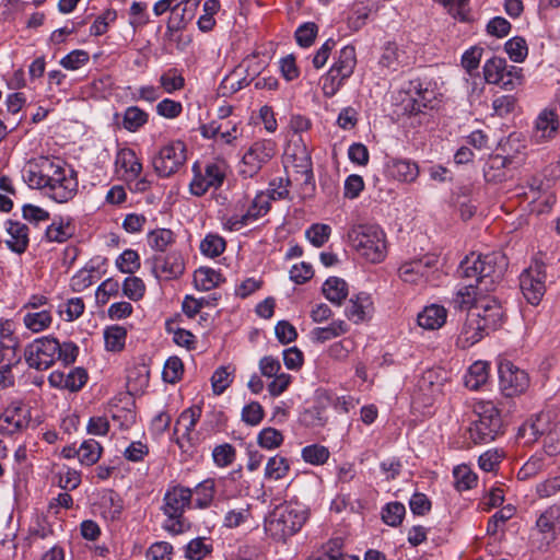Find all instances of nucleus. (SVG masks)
Here are the masks:
<instances>
[{"instance_id":"obj_1","label":"nucleus","mask_w":560,"mask_h":560,"mask_svg":"<svg viewBox=\"0 0 560 560\" xmlns=\"http://www.w3.org/2000/svg\"><path fill=\"white\" fill-rule=\"evenodd\" d=\"M487 255L466 256L460 262L457 273L465 279H474L457 290L453 299L454 308L469 311V318L464 327L463 336L468 346H472L488 336V311L490 310V267Z\"/></svg>"},{"instance_id":"obj_2","label":"nucleus","mask_w":560,"mask_h":560,"mask_svg":"<svg viewBox=\"0 0 560 560\" xmlns=\"http://www.w3.org/2000/svg\"><path fill=\"white\" fill-rule=\"evenodd\" d=\"M28 187L40 189L56 202L71 200L78 192L77 173L60 159L38 156L28 161L23 170Z\"/></svg>"},{"instance_id":"obj_3","label":"nucleus","mask_w":560,"mask_h":560,"mask_svg":"<svg viewBox=\"0 0 560 560\" xmlns=\"http://www.w3.org/2000/svg\"><path fill=\"white\" fill-rule=\"evenodd\" d=\"M499 388L504 401H498L492 406V440L497 434L503 433V429L510 422V416L515 409L514 397L526 390L529 378L524 370H521L509 360L498 359Z\"/></svg>"},{"instance_id":"obj_4","label":"nucleus","mask_w":560,"mask_h":560,"mask_svg":"<svg viewBox=\"0 0 560 560\" xmlns=\"http://www.w3.org/2000/svg\"><path fill=\"white\" fill-rule=\"evenodd\" d=\"M348 241L352 248L369 262L380 264L387 256L386 234L377 224L353 225L348 232Z\"/></svg>"},{"instance_id":"obj_5","label":"nucleus","mask_w":560,"mask_h":560,"mask_svg":"<svg viewBox=\"0 0 560 560\" xmlns=\"http://www.w3.org/2000/svg\"><path fill=\"white\" fill-rule=\"evenodd\" d=\"M192 503V491L183 486H174L166 490L163 498L162 511L167 516L164 529L178 535L189 528L184 512Z\"/></svg>"},{"instance_id":"obj_6","label":"nucleus","mask_w":560,"mask_h":560,"mask_svg":"<svg viewBox=\"0 0 560 560\" xmlns=\"http://www.w3.org/2000/svg\"><path fill=\"white\" fill-rule=\"evenodd\" d=\"M560 537V505L552 504L542 511L530 529L529 541L539 552H548Z\"/></svg>"},{"instance_id":"obj_7","label":"nucleus","mask_w":560,"mask_h":560,"mask_svg":"<svg viewBox=\"0 0 560 560\" xmlns=\"http://www.w3.org/2000/svg\"><path fill=\"white\" fill-rule=\"evenodd\" d=\"M306 521L305 513L292 504L277 506L266 518V532L277 540H285L301 529Z\"/></svg>"},{"instance_id":"obj_8","label":"nucleus","mask_w":560,"mask_h":560,"mask_svg":"<svg viewBox=\"0 0 560 560\" xmlns=\"http://www.w3.org/2000/svg\"><path fill=\"white\" fill-rule=\"evenodd\" d=\"M228 165L224 161L209 162L203 170L195 163L192 166L194 178L189 188L194 196L201 197L209 189H218L223 185L226 177Z\"/></svg>"},{"instance_id":"obj_9","label":"nucleus","mask_w":560,"mask_h":560,"mask_svg":"<svg viewBox=\"0 0 560 560\" xmlns=\"http://www.w3.org/2000/svg\"><path fill=\"white\" fill-rule=\"evenodd\" d=\"M57 350H60V342L51 336H46L27 345L24 358L30 368L47 370L57 361Z\"/></svg>"},{"instance_id":"obj_10","label":"nucleus","mask_w":560,"mask_h":560,"mask_svg":"<svg viewBox=\"0 0 560 560\" xmlns=\"http://www.w3.org/2000/svg\"><path fill=\"white\" fill-rule=\"evenodd\" d=\"M187 160L186 145L173 141L162 147L153 158V168L160 177H170L184 167Z\"/></svg>"},{"instance_id":"obj_11","label":"nucleus","mask_w":560,"mask_h":560,"mask_svg":"<svg viewBox=\"0 0 560 560\" xmlns=\"http://www.w3.org/2000/svg\"><path fill=\"white\" fill-rule=\"evenodd\" d=\"M277 153V143L271 139L255 141L245 152L242 159L240 173L244 177L252 178Z\"/></svg>"},{"instance_id":"obj_12","label":"nucleus","mask_w":560,"mask_h":560,"mask_svg":"<svg viewBox=\"0 0 560 560\" xmlns=\"http://www.w3.org/2000/svg\"><path fill=\"white\" fill-rule=\"evenodd\" d=\"M546 270L540 261H534L520 276V287L526 301L538 305L546 292Z\"/></svg>"},{"instance_id":"obj_13","label":"nucleus","mask_w":560,"mask_h":560,"mask_svg":"<svg viewBox=\"0 0 560 560\" xmlns=\"http://www.w3.org/2000/svg\"><path fill=\"white\" fill-rule=\"evenodd\" d=\"M291 168L294 173L293 179L301 186L302 195L312 196L315 191V179L312 159L306 148L292 154Z\"/></svg>"},{"instance_id":"obj_14","label":"nucleus","mask_w":560,"mask_h":560,"mask_svg":"<svg viewBox=\"0 0 560 560\" xmlns=\"http://www.w3.org/2000/svg\"><path fill=\"white\" fill-rule=\"evenodd\" d=\"M30 420L28 408L21 402H12L0 417V431L13 435L26 429Z\"/></svg>"},{"instance_id":"obj_15","label":"nucleus","mask_w":560,"mask_h":560,"mask_svg":"<svg viewBox=\"0 0 560 560\" xmlns=\"http://www.w3.org/2000/svg\"><path fill=\"white\" fill-rule=\"evenodd\" d=\"M522 82V69L508 65L503 58L492 57V85L504 90H513Z\"/></svg>"},{"instance_id":"obj_16","label":"nucleus","mask_w":560,"mask_h":560,"mask_svg":"<svg viewBox=\"0 0 560 560\" xmlns=\"http://www.w3.org/2000/svg\"><path fill=\"white\" fill-rule=\"evenodd\" d=\"M184 261L178 253L156 255L152 259V271L158 278L174 279L184 272Z\"/></svg>"},{"instance_id":"obj_17","label":"nucleus","mask_w":560,"mask_h":560,"mask_svg":"<svg viewBox=\"0 0 560 560\" xmlns=\"http://www.w3.org/2000/svg\"><path fill=\"white\" fill-rule=\"evenodd\" d=\"M474 413L476 420L472 421L469 428L470 439L475 444L486 442L490 433V407L489 402L485 400H477L474 404Z\"/></svg>"},{"instance_id":"obj_18","label":"nucleus","mask_w":560,"mask_h":560,"mask_svg":"<svg viewBox=\"0 0 560 560\" xmlns=\"http://www.w3.org/2000/svg\"><path fill=\"white\" fill-rule=\"evenodd\" d=\"M434 259L422 257L401 264L398 269L399 278L406 283L417 284L427 279L429 270L433 267Z\"/></svg>"},{"instance_id":"obj_19","label":"nucleus","mask_w":560,"mask_h":560,"mask_svg":"<svg viewBox=\"0 0 560 560\" xmlns=\"http://www.w3.org/2000/svg\"><path fill=\"white\" fill-rule=\"evenodd\" d=\"M5 231L10 235V238L5 241L8 248L15 254H24L30 244L28 226L20 221L7 220Z\"/></svg>"},{"instance_id":"obj_20","label":"nucleus","mask_w":560,"mask_h":560,"mask_svg":"<svg viewBox=\"0 0 560 560\" xmlns=\"http://www.w3.org/2000/svg\"><path fill=\"white\" fill-rule=\"evenodd\" d=\"M385 172L396 180L412 183L419 176V166L409 160L389 158L385 163Z\"/></svg>"},{"instance_id":"obj_21","label":"nucleus","mask_w":560,"mask_h":560,"mask_svg":"<svg viewBox=\"0 0 560 560\" xmlns=\"http://www.w3.org/2000/svg\"><path fill=\"white\" fill-rule=\"evenodd\" d=\"M548 432H550L549 416L539 413L532 417L518 429V438L524 439L525 443H534Z\"/></svg>"},{"instance_id":"obj_22","label":"nucleus","mask_w":560,"mask_h":560,"mask_svg":"<svg viewBox=\"0 0 560 560\" xmlns=\"http://www.w3.org/2000/svg\"><path fill=\"white\" fill-rule=\"evenodd\" d=\"M521 144L515 133H511L506 139L499 141L495 153L492 154V168L505 167L518 153Z\"/></svg>"},{"instance_id":"obj_23","label":"nucleus","mask_w":560,"mask_h":560,"mask_svg":"<svg viewBox=\"0 0 560 560\" xmlns=\"http://www.w3.org/2000/svg\"><path fill=\"white\" fill-rule=\"evenodd\" d=\"M558 115L555 110L544 109L535 122L534 137L537 142H544L555 137L558 130Z\"/></svg>"},{"instance_id":"obj_24","label":"nucleus","mask_w":560,"mask_h":560,"mask_svg":"<svg viewBox=\"0 0 560 560\" xmlns=\"http://www.w3.org/2000/svg\"><path fill=\"white\" fill-rule=\"evenodd\" d=\"M115 164L117 168L124 171V177L127 180L136 179L142 171V165L135 151L131 149L119 150L116 155Z\"/></svg>"},{"instance_id":"obj_25","label":"nucleus","mask_w":560,"mask_h":560,"mask_svg":"<svg viewBox=\"0 0 560 560\" xmlns=\"http://www.w3.org/2000/svg\"><path fill=\"white\" fill-rule=\"evenodd\" d=\"M447 312L442 305L432 304L425 306L418 315L420 327L429 330L439 329L446 322Z\"/></svg>"},{"instance_id":"obj_26","label":"nucleus","mask_w":560,"mask_h":560,"mask_svg":"<svg viewBox=\"0 0 560 560\" xmlns=\"http://www.w3.org/2000/svg\"><path fill=\"white\" fill-rule=\"evenodd\" d=\"M372 308V301L368 293L361 292L350 299L346 308V316L355 324L363 322Z\"/></svg>"},{"instance_id":"obj_27","label":"nucleus","mask_w":560,"mask_h":560,"mask_svg":"<svg viewBox=\"0 0 560 560\" xmlns=\"http://www.w3.org/2000/svg\"><path fill=\"white\" fill-rule=\"evenodd\" d=\"M488 362L476 361L469 366L465 375V385L467 388L471 390H478L482 386L488 385Z\"/></svg>"},{"instance_id":"obj_28","label":"nucleus","mask_w":560,"mask_h":560,"mask_svg":"<svg viewBox=\"0 0 560 560\" xmlns=\"http://www.w3.org/2000/svg\"><path fill=\"white\" fill-rule=\"evenodd\" d=\"M349 331V325L345 320H334L326 327H316L311 331L313 341L324 343L340 337Z\"/></svg>"},{"instance_id":"obj_29","label":"nucleus","mask_w":560,"mask_h":560,"mask_svg":"<svg viewBox=\"0 0 560 560\" xmlns=\"http://www.w3.org/2000/svg\"><path fill=\"white\" fill-rule=\"evenodd\" d=\"M194 282L198 290L210 291L224 282L223 276L209 267H200L195 271Z\"/></svg>"},{"instance_id":"obj_30","label":"nucleus","mask_w":560,"mask_h":560,"mask_svg":"<svg viewBox=\"0 0 560 560\" xmlns=\"http://www.w3.org/2000/svg\"><path fill=\"white\" fill-rule=\"evenodd\" d=\"M323 293L331 303L341 305L349 293L348 284L343 279L330 277L323 284Z\"/></svg>"},{"instance_id":"obj_31","label":"nucleus","mask_w":560,"mask_h":560,"mask_svg":"<svg viewBox=\"0 0 560 560\" xmlns=\"http://www.w3.org/2000/svg\"><path fill=\"white\" fill-rule=\"evenodd\" d=\"M357 65L355 49L353 46H345L337 61L332 65V72H338L341 78H350Z\"/></svg>"},{"instance_id":"obj_32","label":"nucleus","mask_w":560,"mask_h":560,"mask_svg":"<svg viewBox=\"0 0 560 560\" xmlns=\"http://www.w3.org/2000/svg\"><path fill=\"white\" fill-rule=\"evenodd\" d=\"M247 71L248 67H245V63H241L224 78L222 81V88L230 90L232 93H235L247 86L254 80V75L256 73V71H254L249 78L248 75H243Z\"/></svg>"},{"instance_id":"obj_33","label":"nucleus","mask_w":560,"mask_h":560,"mask_svg":"<svg viewBox=\"0 0 560 560\" xmlns=\"http://www.w3.org/2000/svg\"><path fill=\"white\" fill-rule=\"evenodd\" d=\"M23 323L33 332H40L47 329L52 323L51 310L27 312L23 316Z\"/></svg>"},{"instance_id":"obj_34","label":"nucleus","mask_w":560,"mask_h":560,"mask_svg":"<svg viewBox=\"0 0 560 560\" xmlns=\"http://www.w3.org/2000/svg\"><path fill=\"white\" fill-rule=\"evenodd\" d=\"M192 491L195 508L207 509L211 505L215 494V482L209 478L198 483Z\"/></svg>"},{"instance_id":"obj_35","label":"nucleus","mask_w":560,"mask_h":560,"mask_svg":"<svg viewBox=\"0 0 560 560\" xmlns=\"http://www.w3.org/2000/svg\"><path fill=\"white\" fill-rule=\"evenodd\" d=\"M201 413L202 409L199 405L191 406L182 411L176 421V427L180 425L184 428L183 438H186L188 441H190V434L195 430Z\"/></svg>"},{"instance_id":"obj_36","label":"nucleus","mask_w":560,"mask_h":560,"mask_svg":"<svg viewBox=\"0 0 560 560\" xmlns=\"http://www.w3.org/2000/svg\"><path fill=\"white\" fill-rule=\"evenodd\" d=\"M290 471L289 460L280 455L270 457L266 464L265 478L270 480L283 479Z\"/></svg>"},{"instance_id":"obj_37","label":"nucleus","mask_w":560,"mask_h":560,"mask_svg":"<svg viewBox=\"0 0 560 560\" xmlns=\"http://www.w3.org/2000/svg\"><path fill=\"white\" fill-rule=\"evenodd\" d=\"M149 115L137 106L128 107L122 116V127L130 131L136 132L144 124H147Z\"/></svg>"},{"instance_id":"obj_38","label":"nucleus","mask_w":560,"mask_h":560,"mask_svg":"<svg viewBox=\"0 0 560 560\" xmlns=\"http://www.w3.org/2000/svg\"><path fill=\"white\" fill-rule=\"evenodd\" d=\"M74 234V225L70 222H63L60 220L59 222H52L46 229V238L49 242L63 243L72 237Z\"/></svg>"},{"instance_id":"obj_39","label":"nucleus","mask_w":560,"mask_h":560,"mask_svg":"<svg viewBox=\"0 0 560 560\" xmlns=\"http://www.w3.org/2000/svg\"><path fill=\"white\" fill-rule=\"evenodd\" d=\"M78 453L82 465L92 466L100 459L102 446L97 441L90 439L80 445Z\"/></svg>"},{"instance_id":"obj_40","label":"nucleus","mask_w":560,"mask_h":560,"mask_svg":"<svg viewBox=\"0 0 560 560\" xmlns=\"http://www.w3.org/2000/svg\"><path fill=\"white\" fill-rule=\"evenodd\" d=\"M226 247L225 240L218 235L209 233L200 243V252L208 257L214 258L220 256Z\"/></svg>"},{"instance_id":"obj_41","label":"nucleus","mask_w":560,"mask_h":560,"mask_svg":"<svg viewBox=\"0 0 560 560\" xmlns=\"http://www.w3.org/2000/svg\"><path fill=\"white\" fill-rule=\"evenodd\" d=\"M96 268L94 266H85L79 270L70 281V287L74 292H82L91 287L95 280Z\"/></svg>"},{"instance_id":"obj_42","label":"nucleus","mask_w":560,"mask_h":560,"mask_svg":"<svg viewBox=\"0 0 560 560\" xmlns=\"http://www.w3.org/2000/svg\"><path fill=\"white\" fill-rule=\"evenodd\" d=\"M213 550L211 544H206L203 537L191 539L185 548V558L189 560H202Z\"/></svg>"},{"instance_id":"obj_43","label":"nucleus","mask_w":560,"mask_h":560,"mask_svg":"<svg viewBox=\"0 0 560 560\" xmlns=\"http://www.w3.org/2000/svg\"><path fill=\"white\" fill-rule=\"evenodd\" d=\"M453 476L455 488L458 491L471 489L477 483V476L466 465H459L454 468Z\"/></svg>"},{"instance_id":"obj_44","label":"nucleus","mask_w":560,"mask_h":560,"mask_svg":"<svg viewBox=\"0 0 560 560\" xmlns=\"http://www.w3.org/2000/svg\"><path fill=\"white\" fill-rule=\"evenodd\" d=\"M174 241V233L168 229H156L148 234L149 245L159 252H165Z\"/></svg>"},{"instance_id":"obj_45","label":"nucleus","mask_w":560,"mask_h":560,"mask_svg":"<svg viewBox=\"0 0 560 560\" xmlns=\"http://www.w3.org/2000/svg\"><path fill=\"white\" fill-rule=\"evenodd\" d=\"M402 56L404 51L399 50L395 43H387L381 56L380 63L395 71L404 63L401 59Z\"/></svg>"},{"instance_id":"obj_46","label":"nucleus","mask_w":560,"mask_h":560,"mask_svg":"<svg viewBox=\"0 0 560 560\" xmlns=\"http://www.w3.org/2000/svg\"><path fill=\"white\" fill-rule=\"evenodd\" d=\"M127 331L120 326L108 327L104 332L105 346L109 351H120L125 347Z\"/></svg>"},{"instance_id":"obj_47","label":"nucleus","mask_w":560,"mask_h":560,"mask_svg":"<svg viewBox=\"0 0 560 560\" xmlns=\"http://www.w3.org/2000/svg\"><path fill=\"white\" fill-rule=\"evenodd\" d=\"M329 451L326 446L319 444L307 445L302 448V458L312 465H323L329 458Z\"/></svg>"},{"instance_id":"obj_48","label":"nucleus","mask_w":560,"mask_h":560,"mask_svg":"<svg viewBox=\"0 0 560 560\" xmlns=\"http://www.w3.org/2000/svg\"><path fill=\"white\" fill-rule=\"evenodd\" d=\"M504 49L510 59L514 62L524 61L528 54L526 42L523 37L520 36H515L509 39L504 45Z\"/></svg>"},{"instance_id":"obj_49","label":"nucleus","mask_w":560,"mask_h":560,"mask_svg":"<svg viewBox=\"0 0 560 560\" xmlns=\"http://www.w3.org/2000/svg\"><path fill=\"white\" fill-rule=\"evenodd\" d=\"M229 366L218 368L211 377L212 389L215 395H221L231 385L233 381V371L229 370Z\"/></svg>"},{"instance_id":"obj_50","label":"nucleus","mask_w":560,"mask_h":560,"mask_svg":"<svg viewBox=\"0 0 560 560\" xmlns=\"http://www.w3.org/2000/svg\"><path fill=\"white\" fill-rule=\"evenodd\" d=\"M18 341L9 338L8 342H0V363L9 366H16L21 362V355L18 352Z\"/></svg>"},{"instance_id":"obj_51","label":"nucleus","mask_w":560,"mask_h":560,"mask_svg":"<svg viewBox=\"0 0 560 560\" xmlns=\"http://www.w3.org/2000/svg\"><path fill=\"white\" fill-rule=\"evenodd\" d=\"M116 266L124 273H133L140 268V257L136 250L126 249L116 259Z\"/></svg>"},{"instance_id":"obj_52","label":"nucleus","mask_w":560,"mask_h":560,"mask_svg":"<svg viewBox=\"0 0 560 560\" xmlns=\"http://www.w3.org/2000/svg\"><path fill=\"white\" fill-rule=\"evenodd\" d=\"M406 509L400 502H390L385 505L382 511V520L389 526H398L401 524Z\"/></svg>"},{"instance_id":"obj_53","label":"nucleus","mask_w":560,"mask_h":560,"mask_svg":"<svg viewBox=\"0 0 560 560\" xmlns=\"http://www.w3.org/2000/svg\"><path fill=\"white\" fill-rule=\"evenodd\" d=\"M270 210V197L266 196L265 192H259L256 195L252 205L248 207L246 211V215L249 222L259 219L265 215Z\"/></svg>"},{"instance_id":"obj_54","label":"nucleus","mask_w":560,"mask_h":560,"mask_svg":"<svg viewBox=\"0 0 560 560\" xmlns=\"http://www.w3.org/2000/svg\"><path fill=\"white\" fill-rule=\"evenodd\" d=\"M184 373V364L178 357H171L166 360L163 369V380L166 383L175 384L180 381Z\"/></svg>"},{"instance_id":"obj_55","label":"nucleus","mask_w":560,"mask_h":560,"mask_svg":"<svg viewBox=\"0 0 560 560\" xmlns=\"http://www.w3.org/2000/svg\"><path fill=\"white\" fill-rule=\"evenodd\" d=\"M353 348V340L350 338H343L331 343L327 350V354L332 360L345 362L349 358V354Z\"/></svg>"},{"instance_id":"obj_56","label":"nucleus","mask_w":560,"mask_h":560,"mask_svg":"<svg viewBox=\"0 0 560 560\" xmlns=\"http://www.w3.org/2000/svg\"><path fill=\"white\" fill-rule=\"evenodd\" d=\"M282 433L271 427L262 429L257 436V443L266 450L277 448L282 444Z\"/></svg>"},{"instance_id":"obj_57","label":"nucleus","mask_w":560,"mask_h":560,"mask_svg":"<svg viewBox=\"0 0 560 560\" xmlns=\"http://www.w3.org/2000/svg\"><path fill=\"white\" fill-rule=\"evenodd\" d=\"M441 3L447 12L460 22L468 21V2L469 0H435Z\"/></svg>"},{"instance_id":"obj_58","label":"nucleus","mask_w":560,"mask_h":560,"mask_svg":"<svg viewBox=\"0 0 560 560\" xmlns=\"http://www.w3.org/2000/svg\"><path fill=\"white\" fill-rule=\"evenodd\" d=\"M330 232L329 225L315 223L306 230L305 235L315 247H322L328 241Z\"/></svg>"},{"instance_id":"obj_59","label":"nucleus","mask_w":560,"mask_h":560,"mask_svg":"<svg viewBox=\"0 0 560 560\" xmlns=\"http://www.w3.org/2000/svg\"><path fill=\"white\" fill-rule=\"evenodd\" d=\"M145 284L138 277H127L122 283V293L131 301H139L143 298Z\"/></svg>"},{"instance_id":"obj_60","label":"nucleus","mask_w":560,"mask_h":560,"mask_svg":"<svg viewBox=\"0 0 560 560\" xmlns=\"http://www.w3.org/2000/svg\"><path fill=\"white\" fill-rule=\"evenodd\" d=\"M212 457L217 466L226 467L235 460L236 450L233 445L224 443L214 447Z\"/></svg>"},{"instance_id":"obj_61","label":"nucleus","mask_w":560,"mask_h":560,"mask_svg":"<svg viewBox=\"0 0 560 560\" xmlns=\"http://www.w3.org/2000/svg\"><path fill=\"white\" fill-rule=\"evenodd\" d=\"M90 60V55L83 49H75L60 60V65L67 70H78Z\"/></svg>"},{"instance_id":"obj_62","label":"nucleus","mask_w":560,"mask_h":560,"mask_svg":"<svg viewBox=\"0 0 560 560\" xmlns=\"http://www.w3.org/2000/svg\"><path fill=\"white\" fill-rule=\"evenodd\" d=\"M160 83L166 93H173L184 88L185 79L173 68L161 75Z\"/></svg>"},{"instance_id":"obj_63","label":"nucleus","mask_w":560,"mask_h":560,"mask_svg":"<svg viewBox=\"0 0 560 560\" xmlns=\"http://www.w3.org/2000/svg\"><path fill=\"white\" fill-rule=\"evenodd\" d=\"M318 32V27L313 22H306L298 27L295 31V39L296 43L301 47H310L313 45L316 35Z\"/></svg>"},{"instance_id":"obj_64","label":"nucleus","mask_w":560,"mask_h":560,"mask_svg":"<svg viewBox=\"0 0 560 560\" xmlns=\"http://www.w3.org/2000/svg\"><path fill=\"white\" fill-rule=\"evenodd\" d=\"M88 372L82 368H75L66 374L65 389L79 392L88 382Z\"/></svg>"}]
</instances>
